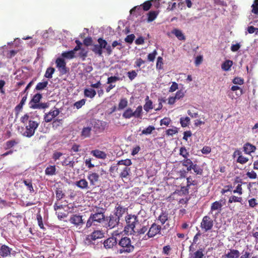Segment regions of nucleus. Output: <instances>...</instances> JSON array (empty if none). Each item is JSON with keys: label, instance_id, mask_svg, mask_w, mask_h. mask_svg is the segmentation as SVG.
<instances>
[{"label": "nucleus", "instance_id": "obj_3", "mask_svg": "<svg viewBox=\"0 0 258 258\" xmlns=\"http://www.w3.org/2000/svg\"><path fill=\"white\" fill-rule=\"evenodd\" d=\"M95 209V213L91 214L87 221L86 227L87 228L93 225H97L105 220V209L96 207Z\"/></svg>", "mask_w": 258, "mask_h": 258}, {"label": "nucleus", "instance_id": "obj_47", "mask_svg": "<svg viewBox=\"0 0 258 258\" xmlns=\"http://www.w3.org/2000/svg\"><path fill=\"white\" fill-rule=\"evenodd\" d=\"M179 154L182 156L184 159L187 158L189 155V152L187 151L184 146L180 148Z\"/></svg>", "mask_w": 258, "mask_h": 258}, {"label": "nucleus", "instance_id": "obj_34", "mask_svg": "<svg viewBox=\"0 0 258 258\" xmlns=\"http://www.w3.org/2000/svg\"><path fill=\"white\" fill-rule=\"evenodd\" d=\"M96 95V92L93 89H85L84 90V95L85 97L93 98Z\"/></svg>", "mask_w": 258, "mask_h": 258}, {"label": "nucleus", "instance_id": "obj_25", "mask_svg": "<svg viewBox=\"0 0 258 258\" xmlns=\"http://www.w3.org/2000/svg\"><path fill=\"white\" fill-rule=\"evenodd\" d=\"M42 98V94L40 93H37L35 94L29 103L30 108H31L32 105L36 104L40 102V101Z\"/></svg>", "mask_w": 258, "mask_h": 258}, {"label": "nucleus", "instance_id": "obj_40", "mask_svg": "<svg viewBox=\"0 0 258 258\" xmlns=\"http://www.w3.org/2000/svg\"><path fill=\"white\" fill-rule=\"evenodd\" d=\"M55 166L53 165L47 167L45 170V174L47 175H53L55 174Z\"/></svg>", "mask_w": 258, "mask_h": 258}, {"label": "nucleus", "instance_id": "obj_2", "mask_svg": "<svg viewBox=\"0 0 258 258\" xmlns=\"http://www.w3.org/2000/svg\"><path fill=\"white\" fill-rule=\"evenodd\" d=\"M31 113H26L20 118L22 123L25 125V131L23 135L27 138L32 137L40 124L39 119L31 115Z\"/></svg>", "mask_w": 258, "mask_h": 258}, {"label": "nucleus", "instance_id": "obj_39", "mask_svg": "<svg viewBox=\"0 0 258 258\" xmlns=\"http://www.w3.org/2000/svg\"><path fill=\"white\" fill-rule=\"evenodd\" d=\"M146 102L144 105V110L148 112L150 110L153 108V103L152 101L150 100H149V97L147 96L146 99Z\"/></svg>", "mask_w": 258, "mask_h": 258}, {"label": "nucleus", "instance_id": "obj_1", "mask_svg": "<svg viewBox=\"0 0 258 258\" xmlns=\"http://www.w3.org/2000/svg\"><path fill=\"white\" fill-rule=\"evenodd\" d=\"M119 41L115 40L112 42L111 45H108L107 42L103 38L100 37L97 39L98 44L93 45V47L91 50L96 55L99 56H102L103 53V49H105L108 55L112 53L113 49L117 46L118 50H121L124 47L122 43Z\"/></svg>", "mask_w": 258, "mask_h": 258}, {"label": "nucleus", "instance_id": "obj_41", "mask_svg": "<svg viewBox=\"0 0 258 258\" xmlns=\"http://www.w3.org/2000/svg\"><path fill=\"white\" fill-rule=\"evenodd\" d=\"M182 165L186 167V170L187 171H189L188 168L189 167H191L193 164L192 161L190 159L188 158V157L186 159H184L182 161H181Z\"/></svg>", "mask_w": 258, "mask_h": 258}, {"label": "nucleus", "instance_id": "obj_23", "mask_svg": "<svg viewBox=\"0 0 258 258\" xmlns=\"http://www.w3.org/2000/svg\"><path fill=\"white\" fill-rule=\"evenodd\" d=\"M243 151L246 154L250 155L251 153L254 152L256 150L255 146L252 144L246 143L243 146Z\"/></svg>", "mask_w": 258, "mask_h": 258}, {"label": "nucleus", "instance_id": "obj_44", "mask_svg": "<svg viewBox=\"0 0 258 258\" xmlns=\"http://www.w3.org/2000/svg\"><path fill=\"white\" fill-rule=\"evenodd\" d=\"M55 72V69L52 67H49L47 69L44 77L48 79H51L52 77V75Z\"/></svg>", "mask_w": 258, "mask_h": 258}, {"label": "nucleus", "instance_id": "obj_19", "mask_svg": "<svg viewBox=\"0 0 258 258\" xmlns=\"http://www.w3.org/2000/svg\"><path fill=\"white\" fill-rule=\"evenodd\" d=\"M187 185L186 186L181 187V190L183 191H185V193L188 194L189 188L191 185H196L198 184V182L196 180H193L191 176H189L186 178Z\"/></svg>", "mask_w": 258, "mask_h": 258}, {"label": "nucleus", "instance_id": "obj_31", "mask_svg": "<svg viewBox=\"0 0 258 258\" xmlns=\"http://www.w3.org/2000/svg\"><path fill=\"white\" fill-rule=\"evenodd\" d=\"M233 63L232 60H226L222 64L221 68L224 71H229L233 65Z\"/></svg>", "mask_w": 258, "mask_h": 258}, {"label": "nucleus", "instance_id": "obj_21", "mask_svg": "<svg viewBox=\"0 0 258 258\" xmlns=\"http://www.w3.org/2000/svg\"><path fill=\"white\" fill-rule=\"evenodd\" d=\"M91 154L96 158L100 159H105L107 157V155L105 152L98 149L91 151Z\"/></svg>", "mask_w": 258, "mask_h": 258}, {"label": "nucleus", "instance_id": "obj_12", "mask_svg": "<svg viewBox=\"0 0 258 258\" xmlns=\"http://www.w3.org/2000/svg\"><path fill=\"white\" fill-rule=\"evenodd\" d=\"M56 67L58 68L59 72L64 75L67 73L68 70L66 67V62L62 58H57L55 60Z\"/></svg>", "mask_w": 258, "mask_h": 258}, {"label": "nucleus", "instance_id": "obj_7", "mask_svg": "<svg viewBox=\"0 0 258 258\" xmlns=\"http://www.w3.org/2000/svg\"><path fill=\"white\" fill-rule=\"evenodd\" d=\"M214 222L212 218L206 215L203 217L200 223V228L204 232L211 230L214 226Z\"/></svg>", "mask_w": 258, "mask_h": 258}, {"label": "nucleus", "instance_id": "obj_35", "mask_svg": "<svg viewBox=\"0 0 258 258\" xmlns=\"http://www.w3.org/2000/svg\"><path fill=\"white\" fill-rule=\"evenodd\" d=\"M19 141L18 139L8 141L6 143V147H5V149L6 150L11 149V148L19 144Z\"/></svg>", "mask_w": 258, "mask_h": 258}, {"label": "nucleus", "instance_id": "obj_14", "mask_svg": "<svg viewBox=\"0 0 258 258\" xmlns=\"http://www.w3.org/2000/svg\"><path fill=\"white\" fill-rule=\"evenodd\" d=\"M92 124L90 123L89 125L84 126L81 131L80 136L82 139L90 138L92 134Z\"/></svg>", "mask_w": 258, "mask_h": 258}, {"label": "nucleus", "instance_id": "obj_45", "mask_svg": "<svg viewBox=\"0 0 258 258\" xmlns=\"http://www.w3.org/2000/svg\"><path fill=\"white\" fill-rule=\"evenodd\" d=\"M23 182L27 187V188L29 190L30 193H32V192H34V190L33 186L32 185V182L31 180H23Z\"/></svg>", "mask_w": 258, "mask_h": 258}, {"label": "nucleus", "instance_id": "obj_60", "mask_svg": "<svg viewBox=\"0 0 258 258\" xmlns=\"http://www.w3.org/2000/svg\"><path fill=\"white\" fill-rule=\"evenodd\" d=\"M127 75L130 80L132 81L137 76V73L135 70H133L127 72Z\"/></svg>", "mask_w": 258, "mask_h": 258}, {"label": "nucleus", "instance_id": "obj_29", "mask_svg": "<svg viewBox=\"0 0 258 258\" xmlns=\"http://www.w3.org/2000/svg\"><path fill=\"white\" fill-rule=\"evenodd\" d=\"M143 11V10L142 9L141 6L140 5L136 6L132 9L130 10V13L132 15H136V17H138L142 14Z\"/></svg>", "mask_w": 258, "mask_h": 258}, {"label": "nucleus", "instance_id": "obj_53", "mask_svg": "<svg viewBox=\"0 0 258 258\" xmlns=\"http://www.w3.org/2000/svg\"><path fill=\"white\" fill-rule=\"evenodd\" d=\"M88 55V51L85 48H82L79 53V56L82 58L83 60H85Z\"/></svg>", "mask_w": 258, "mask_h": 258}, {"label": "nucleus", "instance_id": "obj_26", "mask_svg": "<svg viewBox=\"0 0 258 258\" xmlns=\"http://www.w3.org/2000/svg\"><path fill=\"white\" fill-rule=\"evenodd\" d=\"M204 248H200L191 254L190 258H204Z\"/></svg>", "mask_w": 258, "mask_h": 258}, {"label": "nucleus", "instance_id": "obj_18", "mask_svg": "<svg viewBox=\"0 0 258 258\" xmlns=\"http://www.w3.org/2000/svg\"><path fill=\"white\" fill-rule=\"evenodd\" d=\"M240 252L238 250L230 249L227 253L222 255V258H238Z\"/></svg>", "mask_w": 258, "mask_h": 258}, {"label": "nucleus", "instance_id": "obj_9", "mask_svg": "<svg viewBox=\"0 0 258 258\" xmlns=\"http://www.w3.org/2000/svg\"><path fill=\"white\" fill-rule=\"evenodd\" d=\"M104 232L102 230H97L88 235L86 238V242L91 244L92 241L101 239L104 237Z\"/></svg>", "mask_w": 258, "mask_h": 258}, {"label": "nucleus", "instance_id": "obj_38", "mask_svg": "<svg viewBox=\"0 0 258 258\" xmlns=\"http://www.w3.org/2000/svg\"><path fill=\"white\" fill-rule=\"evenodd\" d=\"M48 84V81H44L42 82H39L36 86L35 90L36 91H41L44 90L47 86Z\"/></svg>", "mask_w": 258, "mask_h": 258}, {"label": "nucleus", "instance_id": "obj_49", "mask_svg": "<svg viewBox=\"0 0 258 258\" xmlns=\"http://www.w3.org/2000/svg\"><path fill=\"white\" fill-rule=\"evenodd\" d=\"M190 122V118L188 117H181L180 123L182 127H186Z\"/></svg>", "mask_w": 258, "mask_h": 258}, {"label": "nucleus", "instance_id": "obj_48", "mask_svg": "<svg viewBox=\"0 0 258 258\" xmlns=\"http://www.w3.org/2000/svg\"><path fill=\"white\" fill-rule=\"evenodd\" d=\"M55 194L56 198L57 201L60 200L64 197V194L61 188H56Z\"/></svg>", "mask_w": 258, "mask_h": 258}, {"label": "nucleus", "instance_id": "obj_32", "mask_svg": "<svg viewBox=\"0 0 258 258\" xmlns=\"http://www.w3.org/2000/svg\"><path fill=\"white\" fill-rule=\"evenodd\" d=\"M168 213L166 212L162 211L159 216L158 220L160 221L161 225H163L168 220Z\"/></svg>", "mask_w": 258, "mask_h": 258}, {"label": "nucleus", "instance_id": "obj_37", "mask_svg": "<svg viewBox=\"0 0 258 258\" xmlns=\"http://www.w3.org/2000/svg\"><path fill=\"white\" fill-rule=\"evenodd\" d=\"M131 173V168L128 167H124L122 171L119 174V176L121 178H126Z\"/></svg>", "mask_w": 258, "mask_h": 258}, {"label": "nucleus", "instance_id": "obj_8", "mask_svg": "<svg viewBox=\"0 0 258 258\" xmlns=\"http://www.w3.org/2000/svg\"><path fill=\"white\" fill-rule=\"evenodd\" d=\"M161 225L153 223L149 228L147 235L148 238H150L155 237L157 235H160L161 234Z\"/></svg>", "mask_w": 258, "mask_h": 258}, {"label": "nucleus", "instance_id": "obj_13", "mask_svg": "<svg viewBox=\"0 0 258 258\" xmlns=\"http://www.w3.org/2000/svg\"><path fill=\"white\" fill-rule=\"evenodd\" d=\"M233 156L234 158H235L237 156L236 162L241 164H245L248 161V158L242 156L241 151L239 149H236L235 150L233 153Z\"/></svg>", "mask_w": 258, "mask_h": 258}, {"label": "nucleus", "instance_id": "obj_58", "mask_svg": "<svg viewBox=\"0 0 258 258\" xmlns=\"http://www.w3.org/2000/svg\"><path fill=\"white\" fill-rule=\"evenodd\" d=\"M37 220L38 221V224L40 228L43 230L45 229L44 227V225L43 223L42 218L40 214H37Z\"/></svg>", "mask_w": 258, "mask_h": 258}, {"label": "nucleus", "instance_id": "obj_54", "mask_svg": "<svg viewBox=\"0 0 258 258\" xmlns=\"http://www.w3.org/2000/svg\"><path fill=\"white\" fill-rule=\"evenodd\" d=\"M155 130L154 126L152 125H149L148 127H147L145 129H144L142 132V134L143 135H149L152 133L153 131Z\"/></svg>", "mask_w": 258, "mask_h": 258}, {"label": "nucleus", "instance_id": "obj_59", "mask_svg": "<svg viewBox=\"0 0 258 258\" xmlns=\"http://www.w3.org/2000/svg\"><path fill=\"white\" fill-rule=\"evenodd\" d=\"M148 229L149 228L147 226H143L140 229L136 230V233H138L140 235L144 234L148 231Z\"/></svg>", "mask_w": 258, "mask_h": 258}, {"label": "nucleus", "instance_id": "obj_24", "mask_svg": "<svg viewBox=\"0 0 258 258\" xmlns=\"http://www.w3.org/2000/svg\"><path fill=\"white\" fill-rule=\"evenodd\" d=\"M12 249L6 245H3L0 247V255L3 257H7L10 255Z\"/></svg>", "mask_w": 258, "mask_h": 258}, {"label": "nucleus", "instance_id": "obj_64", "mask_svg": "<svg viewBox=\"0 0 258 258\" xmlns=\"http://www.w3.org/2000/svg\"><path fill=\"white\" fill-rule=\"evenodd\" d=\"M234 194H238L239 195H241L243 194V190L242 185L240 184H238L236 188L233 191Z\"/></svg>", "mask_w": 258, "mask_h": 258}, {"label": "nucleus", "instance_id": "obj_61", "mask_svg": "<svg viewBox=\"0 0 258 258\" xmlns=\"http://www.w3.org/2000/svg\"><path fill=\"white\" fill-rule=\"evenodd\" d=\"M157 54L156 50H154L152 53H149L148 55V59L150 61H153L156 57Z\"/></svg>", "mask_w": 258, "mask_h": 258}, {"label": "nucleus", "instance_id": "obj_17", "mask_svg": "<svg viewBox=\"0 0 258 258\" xmlns=\"http://www.w3.org/2000/svg\"><path fill=\"white\" fill-rule=\"evenodd\" d=\"M222 202V200L213 202L211 204L210 213L212 214L213 211L217 210L218 212L217 213V214L218 215L219 213H220L222 209L223 204Z\"/></svg>", "mask_w": 258, "mask_h": 258}, {"label": "nucleus", "instance_id": "obj_6", "mask_svg": "<svg viewBox=\"0 0 258 258\" xmlns=\"http://www.w3.org/2000/svg\"><path fill=\"white\" fill-rule=\"evenodd\" d=\"M142 113L143 107L141 105L138 106L134 111L131 107H128L123 112L122 117L125 119H129L133 117L141 118Z\"/></svg>", "mask_w": 258, "mask_h": 258}, {"label": "nucleus", "instance_id": "obj_20", "mask_svg": "<svg viewBox=\"0 0 258 258\" xmlns=\"http://www.w3.org/2000/svg\"><path fill=\"white\" fill-rule=\"evenodd\" d=\"M87 178L90 181V185H95L96 183L99 180V175L96 172H90L89 173Z\"/></svg>", "mask_w": 258, "mask_h": 258}, {"label": "nucleus", "instance_id": "obj_16", "mask_svg": "<svg viewBox=\"0 0 258 258\" xmlns=\"http://www.w3.org/2000/svg\"><path fill=\"white\" fill-rule=\"evenodd\" d=\"M117 243L116 238L114 237H109L103 242V245L105 249H111Z\"/></svg>", "mask_w": 258, "mask_h": 258}, {"label": "nucleus", "instance_id": "obj_27", "mask_svg": "<svg viewBox=\"0 0 258 258\" xmlns=\"http://www.w3.org/2000/svg\"><path fill=\"white\" fill-rule=\"evenodd\" d=\"M75 185L81 189H87L88 188V182L85 179H81L75 182Z\"/></svg>", "mask_w": 258, "mask_h": 258}, {"label": "nucleus", "instance_id": "obj_56", "mask_svg": "<svg viewBox=\"0 0 258 258\" xmlns=\"http://www.w3.org/2000/svg\"><path fill=\"white\" fill-rule=\"evenodd\" d=\"M93 40L91 37H89L84 39L83 41L84 44L86 46H92L91 48L93 47Z\"/></svg>", "mask_w": 258, "mask_h": 258}, {"label": "nucleus", "instance_id": "obj_36", "mask_svg": "<svg viewBox=\"0 0 258 258\" xmlns=\"http://www.w3.org/2000/svg\"><path fill=\"white\" fill-rule=\"evenodd\" d=\"M193 170L197 174L202 175L203 172V169L199 167L197 164H194L191 167L188 168L189 171L191 170Z\"/></svg>", "mask_w": 258, "mask_h": 258}, {"label": "nucleus", "instance_id": "obj_28", "mask_svg": "<svg viewBox=\"0 0 258 258\" xmlns=\"http://www.w3.org/2000/svg\"><path fill=\"white\" fill-rule=\"evenodd\" d=\"M172 33L177 38V39L179 40H185V37L181 30H179L178 29H174L172 31Z\"/></svg>", "mask_w": 258, "mask_h": 258}, {"label": "nucleus", "instance_id": "obj_22", "mask_svg": "<svg viewBox=\"0 0 258 258\" xmlns=\"http://www.w3.org/2000/svg\"><path fill=\"white\" fill-rule=\"evenodd\" d=\"M126 209V208L122 206L120 204L117 203L115 208V212L114 214L120 218V217H121L125 213Z\"/></svg>", "mask_w": 258, "mask_h": 258}, {"label": "nucleus", "instance_id": "obj_5", "mask_svg": "<svg viewBox=\"0 0 258 258\" xmlns=\"http://www.w3.org/2000/svg\"><path fill=\"white\" fill-rule=\"evenodd\" d=\"M118 245L121 247L119 249L120 254L123 253H131L135 249V246L132 244V241L130 238L125 236L122 237L119 241Z\"/></svg>", "mask_w": 258, "mask_h": 258}, {"label": "nucleus", "instance_id": "obj_11", "mask_svg": "<svg viewBox=\"0 0 258 258\" xmlns=\"http://www.w3.org/2000/svg\"><path fill=\"white\" fill-rule=\"evenodd\" d=\"M106 220L107 221V227L111 229L118 226L120 218L113 214V215H110L108 217H107Z\"/></svg>", "mask_w": 258, "mask_h": 258}, {"label": "nucleus", "instance_id": "obj_46", "mask_svg": "<svg viewBox=\"0 0 258 258\" xmlns=\"http://www.w3.org/2000/svg\"><path fill=\"white\" fill-rule=\"evenodd\" d=\"M242 198L241 197H236L235 196H231L228 200V203H232L233 202H238L242 203Z\"/></svg>", "mask_w": 258, "mask_h": 258}, {"label": "nucleus", "instance_id": "obj_15", "mask_svg": "<svg viewBox=\"0 0 258 258\" xmlns=\"http://www.w3.org/2000/svg\"><path fill=\"white\" fill-rule=\"evenodd\" d=\"M69 221L72 224L76 226H82L84 224L82 216L78 214L72 215Z\"/></svg>", "mask_w": 258, "mask_h": 258}, {"label": "nucleus", "instance_id": "obj_30", "mask_svg": "<svg viewBox=\"0 0 258 258\" xmlns=\"http://www.w3.org/2000/svg\"><path fill=\"white\" fill-rule=\"evenodd\" d=\"M49 106V103L48 102H39L36 104L32 105L31 106V109H45Z\"/></svg>", "mask_w": 258, "mask_h": 258}, {"label": "nucleus", "instance_id": "obj_52", "mask_svg": "<svg viewBox=\"0 0 258 258\" xmlns=\"http://www.w3.org/2000/svg\"><path fill=\"white\" fill-rule=\"evenodd\" d=\"M251 12L256 15H258V0H254V2L251 6Z\"/></svg>", "mask_w": 258, "mask_h": 258}, {"label": "nucleus", "instance_id": "obj_62", "mask_svg": "<svg viewBox=\"0 0 258 258\" xmlns=\"http://www.w3.org/2000/svg\"><path fill=\"white\" fill-rule=\"evenodd\" d=\"M233 83L237 85H242L244 84V80L240 77H235L232 80Z\"/></svg>", "mask_w": 258, "mask_h": 258}, {"label": "nucleus", "instance_id": "obj_33", "mask_svg": "<svg viewBox=\"0 0 258 258\" xmlns=\"http://www.w3.org/2000/svg\"><path fill=\"white\" fill-rule=\"evenodd\" d=\"M158 12L155 11H151L147 14V21L151 22L154 21L157 17Z\"/></svg>", "mask_w": 258, "mask_h": 258}, {"label": "nucleus", "instance_id": "obj_55", "mask_svg": "<svg viewBox=\"0 0 258 258\" xmlns=\"http://www.w3.org/2000/svg\"><path fill=\"white\" fill-rule=\"evenodd\" d=\"M86 103V99H82L74 103V106L77 109L81 108Z\"/></svg>", "mask_w": 258, "mask_h": 258}, {"label": "nucleus", "instance_id": "obj_10", "mask_svg": "<svg viewBox=\"0 0 258 258\" xmlns=\"http://www.w3.org/2000/svg\"><path fill=\"white\" fill-rule=\"evenodd\" d=\"M60 113L58 108L54 107L49 112L45 113L44 115V120L46 122H51L55 117L58 116Z\"/></svg>", "mask_w": 258, "mask_h": 258}, {"label": "nucleus", "instance_id": "obj_42", "mask_svg": "<svg viewBox=\"0 0 258 258\" xmlns=\"http://www.w3.org/2000/svg\"><path fill=\"white\" fill-rule=\"evenodd\" d=\"M61 56L68 59H72L75 57V54L72 50L64 51L61 53Z\"/></svg>", "mask_w": 258, "mask_h": 258}, {"label": "nucleus", "instance_id": "obj_51", "mask_svg": "<svg viewBox=\"0 0 258 258\" xmlns=\"http://www.w3.org/2000/svg\"><path fill=\"white\" fill-rule=\"evenodd\" d=\"M132 164V162L131 159H126L124 160H121L118 161L117 162V165H125V167H128Z\"/></svg>", "mask_w": 258, "mask_h": 258}, {"label": "nucleus", "instance_id": "obj_43", "mask_svg": "<svg viewBox=\"0 0 258 258\" xmlns=\"http://www.w3.org/2000/svg\"><path fill=\"white\" fill-rule=\"evenodd\" d=\"M128 102L126 98H122L120 100L118 105V110H122L127 106Z\"/></svg>", "mask_w": 258, "mask_h": 258}, {"label": "nucleus", "instance_id": "obj_63", "mask_svg": "<svg viewBox=\"0 0 258 258\" xmlns=\"http://www.w3.org/2000/svg\"><path fill=\"white\" fill-rule=\"evenodd\" d=\"M135 38V36L134 34H132L127 35L124 39V40L126 42L128 43H132L133 41L134 40Z\"/></svg>", "mask_w": 258, "mask_h": 258}, {"label": "nucleus", "instance_id": "obj_57", "mask_svg": "<svg viewBox=\"0 0 258 258\" xmlns=\"http://www.w3.org/2000/svg\"><path fill=\"white\" fill-rule=\"evenodd\" d=\"M163 58L161 56H159L157 58V62H156V68L159 70H161L163 69Z\"/></svg>", "mask_w": 258, "mask_h": 258}, {"label": "nucleus", "instance_id": "obj_50", "mask_svg": "<svg viewBox=\"0 0 258 258\" xmlns=\"http://www.w3.org/2000/svg\"><path fill=\"white\" fill-rule=\"evenodd\" d=\"M142 9L144 11H147L149 10L152 6L151 1H147L144 3L143 4L141 5Z\"/></svg>", "mask_w": 258, "mask_h": 258}, {"label": "nucleus", "instance_id": "obj_4", "mask_svg": "<svg viewBox=\"0 0 258 258\" xmlns=\"http://www.w3.org/2000/svg\"><path fill=\"white\" fill-rule=\"evenodd\" d=\"M126 225L124 228L125 233L128 235L136 234V226L139 223L138 217L135 215L128 214L125 217Z\"/></svg>", "mask_w": 258, "mask_h": 258}]
</instances>
